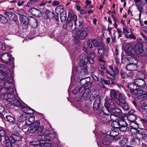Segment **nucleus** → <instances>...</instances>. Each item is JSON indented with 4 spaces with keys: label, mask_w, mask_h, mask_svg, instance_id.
<instances>
[{
    "label": "nucleus",
    "mask_w": 147,
    "mask_h": 147,
    "mask_svg": "<svg viewBox=\"0 0 147 147\" xmlns=\"http://www.w3.org/2000/svg\"><path fill=\"white\" fill-rule=\"evenodd\" d=\"M9 69H7L5 71H0V79L3 81H7L5 85V88L2 90L3 94H2L1 97L7 101L9 100V87L7 86L9 85Z\"/></svg>",
    "instance_id": "1"
},
{
    "label": "nucleus",
    "mask_w": 147,
    "mask_h": 147,
    "mask_svg": "<svg viewBox=\"0 0 147 147\" xmlns=\"http://www.w3.org/2000/svg\"><path fill=\"white\" fill-rule=\"evenodd\" d=\"M71 13H74V12L72 11H70L68 13V15L69 17L70 18L66 22L67 26L71 28L74 24L76 27L80 29L83 28V25L82 22L78 20L77 16L75 15H72Z\"/></svg>",
    "instance_id": "2"
},
{
    "label": "nucleus",
    "mask_w": 147,
    "mask_h": 147,
    "mask_svg": "<svg viewBox=\"0 0 147 147\" xmlns=\"http://www.w3.org/2000/svg\"><path fill=\"white\" fill-rule=\"evenodd\" d=\"M81 29L78 27H75L72 31L73 36L75 37H78L81 40L84 39L88 35V30L85 27L80 31V29Z\"/></svg>",
    "instance_id": "3"
},
{
    "label": "nucleus",
    "mask_w": 147,
    "mask_h": 147,
    "mask_svg": "<svg viewBox=\"0 0 147 147\" xmlns=\"http://www.w3.org/2000/svg\"><path fill=\"white\" fill-rule=\"evenodd\" d=\"M93 58H90L89 57L83 56H82V59H81L80 63V66L81 67V71L83 72L84 74H86L88 73L87 63L88 61L90 63L93 64L94 62Z\"/></svg>",
    "instance_id": "4"
},
{
    "label": "nucleus",
    "mask_w": 147,
    "mask_h": 147,
    "mask_svg": "<svg viewBox=\"0 0 147 147\" xmlns=\"http://www.w3.org/2000/svg\"><path fill=\"white\" fill-rule=\"evenodd\" d=\"M10 104H11L10 106L12 108H13L14 106L18 107L21 108L22 111L27 113L28 111V110L30 108L29 107H26L23 106L20 102L12 95H11V98H10Z\"/></svg>",
    "instance_id": "5"
},
{
    "label": "nucleus",
    "mask_w": 147,
    "mask_h": 147,
    "mask_svg": "<svg viewBox=\"0 0 147 147\" xmlns=\"http://www.w3.org/2000/svg\"><path fill=\"white\" fill-rule=\"evenodd\" d=\"M127 123L125 119L123 118H120L117 120V122H114V125L113 127H117L118 129L120 128V130L123 131L129 130V128L127 127Z\"/></svg>",
    "instance_id": "6"
},
{
    "label": "nucleus",
    "mask_w": 147,
    "mask_h": 147,
    "mask_svg": "<svg viewBox=\"0 0 147 147\" xmlns=\"http://www.w3.org/2000/svg\"><path fill=\"white\" fill-rule=\"evenodd\" d=\"M28 130L30 133H32L34 134L37 136H42L45 134V129L44 130V127L41 126L39 127H33L31 126L29 127Z\"/></svg>",
    "instance_id": "7"
},
{
    "label": "nucleus",
    "mask_w": 147,
    "mask_h": 147,
    "mask_svg": "<svg viewBox=\"0 0 147 147\" xmlns=\"http://www.w3.org/2000/svg\"><path fill=\"white\" fill-rule=\"evenodd\" d=\"M104 106L106 109V110L109 111H110L111 109L116 107L113 100L107 98L105 99Z\"/></svg>",
    "instance_id": "8"
},
{
    "label": "nucleus",
    "mask_w": 147,
    "mask_h": 147,
    "mask_svg": "<svg viewBox=\"0 0 147 147\" xmlns=\"http://www.w3.org/2000/svg\"><path fill=\"white\" fill-rule=\"evenodd\" d=\"M109 70H108V73L114 78H116V76L119 74V71L117 67H114V68L112 65H109Z\"/></svg>",
    "instance_id": "9"
},
{
    "label": "nucleus",
    "mask_w": 147,
    "mask_h": 147,
    "mask_svg": "<svg viewBox=\"0 0 147 147\" xmlns=\"http://www.w3.org/2000/svg\"><path fill=\"white\" fill-rule=\"evenodd\" d=\"M43 135L45 139L48 141L53 140L56 136L55 133H51L49 130L47 129H46L45 134Z\"/></svg>",
    "instance_id": "10"
},
{
    "label": "nucleus",
    "mask_w": 147,
    "mask_h": 147,
    "mask_svg": "<svg viewBox=\"0 0 147 147\" xmlns=\"http://www.w3.org/2000/svg\"><path fill=\"white\" fill-rule=\"evenodd\" d=\"M90 81V78L87 77L81 79L80 81V83L82 84V86H84L86 87V89H88L92 86V84Z\"/></svg>",
    "instance_id": "11"
},
{
    "label": "nucleus",
    "mask_w": 147,
    "mask_h": 147,
    "mask_svg": "<svg viewBox=\"0 0 147 147\" xmlns=\"http://www.w3.org/2000/svg\"><path fill=\"white\" fill-rule=\"evenodd\" d=\"M100 95H97L95 97V99L93 105L94 110L98 111L100 110Z\"/></svg>",
    "instance_id": "12"
},
{
    "label": "nucleus",
    "mask_w": 147,
    "mask_h": 147,
    "mask_svg": "<svg viewBox=\"0 0 147 147\" xmlns=\"http://www.w3.org/2000/svg\"><path fill=\"white\" fill-rule=\"evenodd\" d=\"M128 88L130 90L131 93L133 95L135 94L138 90V86L136 83L135 82V81L132 83H129L128 84Z\"/></svg>",
    "instance_id": "13"
},
{
    "label": "nucleus",
    "mask_w": 147,
    "mask_h": 147,
    "mask_svg": "<svg viewBox=\"0 0 147 147\" xmlns=\"http://www.w3.org/2000/svg\"><path fill=\"white\" fill-rule=\"evenodd\" d=\"M98 56L99 57V60L101 62L105 63V62L103 59V58L106 52V49L103 47H101L98 49Z\"/></svg>",
    "instance_id": "14"
},
{
    "label": "nucleus",
    "mask_w": 147,
    "mask_h": 147,
    "mask_svg": "<svg viewBox=\"0 0 147 147\" xmlns=\"http://www.w3.org/2000/svg\"><path fill=\"white\" fill-rule=\"evenodd\" d=\"M124 51L127 56H132L133 55L132 46L129 43H127L125 47Z\"/></svg>",
    "instance_id": "15"
},
{
    "label": "nucleus",
    "mask_w": 147,
    "mask_h": 147,
    "mask_svg": "<svg viewBox=\"0 0 147 147\" xmlns=\"http://www.w3.org/2000/svg\"><path fill=\"white\" fill-rule=\"evenodd\" d=\"M135 51L137 55L142 56L144 54V51L141 45H137L135 48Z\"/></svg>",
    "instance_id": "16"
},
{
    "label": "nucleus",
    "mask_w": 147,
    "mask_h": 147,
    "mask_svg": "<svg viewBox=\"0 0 147 147\" xmlns=\"http://www.w3.org/2000/svg\"><path fill=\"white\" fill-rule=\"evenodd\" d=\"M126 98L123 94H120L119 95L118 99L115 101V102L119 105H122L126 102Z\"/></svg>",
    "instance_id": "17"
},
{
    "label": "nucleus",
    "mask_w": 147,
    "mask_h": 147,
    "mask_svg": "<svg viewBox=\"0 0 147 147\" xmlns=\"http://www.w3.org/2000/svg\"><path fill=\"white\" fill-rule=\"evenodd\" d=\"M136 92L134 95H136L139 99L144 98L146 96V92L142 90H138Z\"/></svg>",
    "instance_id": "18"
},
{
    "label": "nucleus",
    "mask_w": 147,
    "mask_h": 147,
    "mask_svg": "<svg viewBox=\"0 0 147 147\" xmlns=\"http://www.w3.org/2000/svg\"><path fill=\"white\" fill-rule=\"evenodd\" d=\"M143 0H135L134 2L137 9L140 12H142L143 10Z\"/></svg>",
    "instance_id": "19"
},
{
    "label": "nucleus",
    "mask_w": 147,
    "mask_h": 147,
    "mask_svg": "<svg viewBox=\"0 0 147 147\" xmlns=\"http://www.w3.org/2000/svg\"><path fill=\"white\" fill-rule=\"evenodd\" d=\"M111 113L110 111H104L100 113V115L103 118L104 121H106V119L109 118Z\"/></svg>",
    "instance_id": "20"
},
{
    "label": "nucleus",
    "mask_w": 147,
    "mask_h": 147,
    "mask_svg": "<svg viewBox=\"0 0 147 147\" xmlns=\"http://www.w3.org/2000/svg\"><path fill=\"white\" fill-rule=\"evenodd\" d=\"M135 82L138 86V88H142L144 87L146 83L144 79H136L135 80Z\"/></svg>",
    "instance_id": "21"
},
{
    "label": "nucleus",
    "mask_w": 147,
    "mask_h": 147,
    "mask_svg": "<svg viewBox=\"0 0 147 147\" xmlns=\"http://www.w3.org/2000/svg\"><path fill=\"white\" fill-rule=\"evenodd\" d=\"M35 121V118L34 116H31L28 118L26 121L25 125L24 126L28 127L33 124Z\"/></svg>",
    "instance_id": "22"
},
{
    "label": "nucleus",
    "mask_w": 147,
    "mask_h": 147,
    "mask_svg": "<svg viewBox=\"0 0 147 147\" xmlns=\"http://www.w3.org/2000/svg\"><path fill=\"white\" fill-rule=\"evenodd\" d=\"M127 119L131 122L130 124V126L133 127L134 126L132 125V123H133L134 124H136L135 121L137 119V116L136 115H127Z\"/></svg>",
    "instance_id": "23"
},
{
    "label": "nucleus",
    "mask_w": 147,
    "mask_h": 147,
    "mask_svg": "<svg viewBox=\"0 0 147 147\" xmlns=\"http://www.w3.org/2000/svg\"><path fill=\"white\" fill-rule=\"evenodd\" d=\"M115 128L112 130L110 132V135L113 137V138H115V137L119 134L118 129L117 127Z\"/></svg>",
    "instance_id": "24"
},
{
    "label": "nucleus",
    "mask_w": 147,
    "mask_h": 147,
    "mask_svg": "<svg viewBox=\"0 0 147 147\" xmlns=\"http://www.w3.org/2000/svg\"><path fill=\"white\" fill-rule=\"evenodd\" d=\"M126 68L129 71H134L137 69V65L131 63L127 66Z\"/></svg>",
    "instance_id": "25"
},
{
    "label": "nucleus",
    "mask_w": 147,
    "mask_h": 147,
    "mask_svg": "<svg viewBox=\"0 0 147 147\" xmlns=\"http://www.w3.org/2000/svg\"><path fill=\"white\" fill-rule=\"evenodd\" d=\"M98 69L101 74L105 75L108 73V70L107 69L106 67L102 65H100L98 67Z\"/></svg>",
    "instance_id": "26"
},
{
    "label": "nucleus",
    "mask_w": 147,
    "mask_h": 147,
    "mask_svg": "<svg viewBox=\"0 0 147 147\" xmlns=\"http://www.w3.org/2000/svg\"><path fill=\"white\" fill-rule=\"evenodd\" d=\"M29 21V23L33 28H35L37 26V23L36 20L34 18H31Z\"/></svg>",
    "instance_id": "27"
},
{
    "label": "nucleus",
    "mask_w": 147,
    "mask_h": 147,
    "mask_svg": "<svg viewBox=\"0 0 147 147\" xmlns=\"http://www.w3.org/2000/svg\"><path fill=\"white\" fill-rule=\"evenodd\" d=\"M1 59L5 63H9V56L8 53L4 54L1 55Z\"/></svg>",
    "instance_id": "28"
},
{
    "label": "nucleus",
    "mask_w": 147,
    "mask_h": 147,
    "mask_svg": "<svg viewBox=\"0 0 147 147\" xmlns=\"http://www.w3.org/2000/svg\"><path fill=\"white\" fill-rule=\"evenodd\" d=\"M55 11L57 14L64 13V9L63 7L61 5L57 6L55 9Z\"/></svg>",
    "instance_id": "29"
},
{
    "label": "nucleus",
    "mask_w": 147,
    "mask_h": 147,
    "mask_svg": "<svg viewBox=\"0 0 147 147\" xmlns=\"http://www.w3.org/2000/svg\"><path fill=\"white\" fill-rule=\"evenodd\" d=\"M110 111L112 113L115 114H117V115L121 114L122 113V111L121 109L119 108H117L116 107L111 109Z\"/></svg>",
    "instance_id": "30"
},
{
    "label": "nucleus",
    "mask_w": 147,
    "mask_h": 147,
    "mask_svg": "<svg viewBox=\"0 0 147 147\" xmlns=\"http://www.w3.org/2000/svg\"><path fill=\"white\" fill-rule=\"evenodd\" d=\"M32 143L33 142H32L31 145H34L33 147H51V145L49 144L40 143L38 144H34Z\"/></svg>",
    "instance_id": "31"
},
{
    "label": "nucleus",
    "mask_w": 147,
    "mask_h": 147,
    "mask_svg": "<svg viewBox=\"0 0 147 147\" xmlns=\"http://www.w3.org/2000/svg\"><path fill=\"white\" fill-rule=\"evenodd\" d=\"M140 105L142 109H147V99L142 100L140 102Z\"/></svg>",
    "instance_id": "32"
},
{
    "label": "nucleus",
    "mask_w": 147,
    "mask_h": 147,
    "mask_svg": "<svg viewBox=\"0 0 147 147\" xmlns=\"http://www.w3.org/2000/svg\"><path fill=\"white\" fill-rule=\"evenodd\" d=\"M10 20L12 21L14 20L16 22L17 19V16L14 13L13 11H10Z\"/></svg>",
    "instance_id": "33"
},
{
    "label": "nucleus",
    "mask_w": 147,
    "mask_h": 147,
    "mask_svg": "<svg viewBox=\"0 0 147 147\" xmlns=\"http://www.w3.org/2000/svg\"><path fill=\"white\" fill-rule=\"evenodd\" d=\"M109 136L107 135L105 136L103 139L102 140V142L103 144L105 145H108L110 144L111 142L108 139V138Z\"/></svg>",
    "instance_id": "34"
},
{
    "label": "nucleus",
    "mask_w": 147,
    "mask_h": 147,
    "mask_svg": "<svg viewBox=\"0 0 147 147\" xmlns=\"http://www.w3.org/2000/svg\"><path fill=\"white\" fill-rule=\"evenodd\" d=\"M11 138L14 142L19 141L22 139L18 135L12 134L11 135Z\"/></svg>",
    "instance_id": "35"
},
{
    "label": "nucleus",
    "mask_w": 147,
    "mask_h": 147,
    "mask_svg": "<svg viewBox=\"0 0 147 147\" xmlns=\"http://www.w3.org/2000/svg\"><path fill=\"white\" fill-rule=\"evenodd\" d=\"M92 43L94 46L96 47H99L102 46V44L98 41L95 39L93 40Z\"/></svg>",
    "instance_id": "36"
},
{
    "label": "nucleus",
    "mask_w": 147,
    "mask_h": 147,
    "mask_svg": "<svg viewBox=\"0 0 147 147\" xmlns=\"http://www.w3.org/2000/svg\"><path fill=\"white\" fill-rule=\"evenodd\" d=\"M82 97L85 100H87L89 99V93L88 91L84 92L83 94H82Z\"/></svg>",
    "instance_id": "37"
},
{
    "label": "nucleus",
    "mask_w": 147,
    "mask_h": 147,
    "mask_svg": "<svg viewBox=\"0 0 147 147\" xmlns=\"http://www.w3.org/2000/svg\"><path fill=\"white\" fill-rule=\"evenodd\" d=\"M109 118L113 122V123H112L111 124L112 126L113 125V124L114 125V122H117V120L116 119L117 118V117L115 115H111V114H110V115Z\"/></svg>",
    "instance_id": "38"
},
{
    "label": "nucleus",
    "mask_w": 147,
    "mask_h": 147,
    "mask_svg": "<svg viewBox=\"0 0 147 147\" xmlns=\"http://www.w3.org/2000/svg\"><path fill=\"white\" fill-rule=\"evenodd\" d=\"M29 22V21L28 20L21 23L23 29H26L28 27Z\"/></svg>",
    "instance_id": "39"
},
{
    "label": "nucleus",
    "mask_w": 147,
    "mask_h": 147,
    "mask_svg": "<svg viewBox=\"0 0 147 147\" xmlns=\"http://www.w3.org/2000/svg\"><path fill=\"white\" fill-rule=\"evenodd\" d=\"M10 123H11L12 124H13L14 127H15L17 125L15 119L13 117L11 116H10Z\"/></svg>",
    "instance_id": "40"
},
{
    "label": "nucleus",
    "mask_w": 147,
    "mask_h": 147,
    "mask_svg": "<svg viewBox=\"0 0 147 147\" xmlns=\"http://www.w3.org/2000/svg\"><path fill=\"white\" fill-rule=\"evenodd\" d=\"M66 13H60V19L62 22H65L66 20Z\"/></svg>",
    "instance_id": "41"
},
{
    "label": "nucleus",
    "mask_w": 147,
    "mask_h": 147,
    "mask_svg": "<svg viewBox=\"0 0 147 147\" xmlns=\"http://www.w3.org/2000/svg\"><path fill=\"white\" fill-rule=\"evenodd\" d=\"M26 119L25 114L22 115L19 117V121L20 122H24Z\"/></svg>",
    "instance_id": "42"
},
{
    "label": "nucleus",
    "mask_w": 147,
    "mask_h": 147,
    "mask_svg": "<svg viewBox=\"0 0 147 147\" xmlns=\"http://www.w3.org/2000/svg\"><path fill=\"white\" fill-rule=\"evenodd\" d=\"M110 95L112 98H114L117 96V92L116 90L112 89L110 92Z\"/></svg>",
    "instance_id": "43"
},
{
    "label": "nucleus",
    "mask_w": 147,
    "mask_h": 147,
    "mask_svg": "<svg viewBox=\"0 0 147 147\" xmlns=\"http://www.w3.org/2000/svg\"><path fill=\"white\" fill-rule=\"evenodd\" d=\"M8 21V20L5 17L0 14V22L3 23H6Z\"/></svg>",
    "instance_id": "44"
},
{
    "label": "nucleus",
    "mask_w": 147,
    "mask_h": 147,
    "mask_svg": "<svg viewBox=\"0 0 147 147\" xmlns=\"http://www.w3.org/2000/svg\"><path fill=\"white\" fill-rule=\"evenodd\" d=\"M4 143L7 147L9 146V137L8 136H5V140Z\"/></svg>",
    "instance_id": "45"
},
{
    "label": "nucleus",
    "mask_w": 147,
    "mask_h": 147,
    "mask_svg": "<svg viewBox=\"0 0 147 147\" xmlns=\"http://www.w3.org/2000/svg\"><path fill=\"white\" fill-rule=\"evenodd\" d=\"M131 57L129 59V61L131 62V63L137 65L138 63V60L133 57V55L131 56Z\"/></svg>",
    "instance_id": "46"
},
{
    "label": "nucleus",
    "mask_w": 147,
    "mask_h": 147,
    "mask_svg": "<svg viewBox=\"0 0 147 147\" xmlns=\"http://www.w3.org/2000/svg\"><path fill=\"white\" fill-rule=\"evenodd\" d=\"M120 74L121 77L123 78H126L128 77V75L127 73L123 71H120Z\"/></svg>",
    "instance_id": "47"
},
{
    "label": "nucleus",
    "mask_w": 147,
    "mask_h": 147,
    "mask_svg": "<svg viewBox=\"0 0 147 147\" xmlns=\"http://www.w3.org/2000/svg\"><path fill=\"white\" fill-rule=\"evenodd\" d=\"M38 2L37 0H30L27 3V5L29 7L30 5H33Z\"/></svg>",
    "instance_id": "48"
},
{
    "label": "nucleus",
    "mask_w": 147,
    "mask_h": 147,
    "mask_svg": "<svg viewBox=\"0 0 147 147\" xmlns=\"http://www.w3.org/2000/svg\"><path fill=\"white\" fill-rule=\"evenodd\" d=\"M20 20L21 23L28 20L27 18L25 15L20 16Z\"/></svg>",
    "instance_id": "49"
},
{
    "label": "nucleus",
    "mask_w": 147,
    "mask_h": 147,
    "mask_svg": "<svg viewBox=\"0 0 147 147\" xmlns=\"http://www.w3.org/2000/svg\"><path fill=\"white\" fill-rule=\"evenodd\" d=\"M120 105L125 110H128L129 108V106L128 104L125 102Z\"/></svg>",
    "instance_id": "50"
},
{
    "label": "nucleus",
    "mask_w": 147,
    "mask_h": 147,
    "mask_svg": "<svg viewBox=\"0 0 147 147\" xmlns=\"http://www.w3.org/2000/svg\"><path fill=\"white\" fill-rule=\"evenodd\" d=\"M131 34L128 35L126 37L127 38L133 39L135 40L136 38V36L133 34L132 32H131Z\"/></svg>",
    "instance_id": "51"
},
{
    "label": "nucleus",
    "mask_w": 147,
    "mask_h": 147,
    "mask_svg": "<svg viewBox=\"0 0 147 147\" xmlns=\"http://www.w3.org/2000/svg\"><path fill=\"white\" fill-rule=\"evenodd\" d=\"M123 32L125 37L127 36L129 33V31L127 30V29L126 26H124L123 27Z\"/></svg>",
    "instance_id": "52"
},
{
    "label": "nucleus",
    "mask_w": 147,
    "mask_h": 147,
    "mask_svg": "<svg viewBox=\"0 0 147 147\" xmlns=\"http://www.w3.org/2000/svg\"><path fill=\"white\" fill-rule=\"evenodd\" d=\"M46 3H42L40 4L38 8L40 9L41 10L42 12H43L45 10V9H44V6H45Z\"/></svg>",
    "instance_id": "53"
},
{
    "label": "nucleus",
    "mask_w": 147,
    "mask_h": 147,
    "mask_svg": "<svg viewBox=\"0 0 147 147\" xmlns=\"http://www.w3.org/2000/svg\"><path fill=\"white\" fill-rule=\"evenodd\" d=\"M79 92L80 93H82L84 91L87 90L86 88V87L84 86H82L80 87H78Z\"/></svg>",
    "instance_id": "54"
},
{
    "label": "nucleus",
    "mask_w": 147,
    "mask_h": 147,
    "mask_svg": "<svg viewBox=\"0 0 147 147\" xmlns=\"http://www.w3.org/2000/svg\"><path fill=\"white\" fill-rule=\"evenodd\" d=\"M127 140L126 138H123L120 142V144L122 146H124L126 145Z\"/></svg>",
    "instance_id": "55"
},
{
    "label": "nucleus",
    "mask_w": 147,
    "mask_h": 147,
    "mask_svg": "<svg viewBox=\"0 0 147 147\" xmlns=\"http://www.w3.org/2000/svg\"><path fill=\"white\" fill-rule=\"evenodd\" d=\"M136 111L133 110L132 109L130 111L128 112L127 115H136Z\"/></svg>",
    "instance_id": "56"
},
{
    "label": "nucleus",
    "mask_w": 147,
    "mask_h": 147,
    "mask_svg": "<svg viewBox=\"0 0 147 147\" xmlns=\"http://www.w3.org/2000/svg\"><path fill=\"white\" fill-rule=\"evenodd\" d=\"M33 124H34V126L33 127H38V126L40 124V122L39 120H37L35 122H34Z\"/></svg>",
    "instance_id": "57"
},
{
    "label": "nucleus",
    "mask_w": 147,
    "mask_h": 147,
    "mask_svg": "<svg viewBox=\"0 0 147 147\" xmlns=\"http://www.w3.org/2000/svg\"><path fill=\"white\" fill-rule=\"evenodd\" d=\"M0 49L2 50H5L6 49L5 45L1 41H0Z\"/></svg>",
    "instance_id": "58"
},
{
    "label": "nucleus",
    "mask_w": 147,
    "mask_h": 147,
    "mask_svg": "<svg viewBox=\"0 0 147 147\" xmlns=\"http://www.w3.org/2000/svg\"><path fill=\"white\" fill-rule=\"evenodd\" d=\"M25 13V12L22 9H20L18 10V14L20 15V16L24 15Z\"/></svg>",
    "instance_id": "59"
},
{
    "label": "nucleus",
    "mask_w": 147,
    "mask_h": 147,
    "mask_svg": "<svg viewBox=\"0 0 147 147\" xmlns=\"http://www.w3.org/2000/svg\"><path fill=\"white\" fill-rule=\"evenodd\" d=\"M51 13V12L49 10H47L45 12V13L47 19L49 18Z\"/></svg>",
    "instance_id": "60"
},
{
    "label": "nucleus",
    "mask_w": 147,
    "mask_h": 147,
    "mask_svg": "<svg viewBox=\"0 0 147 147\" xmlns=\"http://www.w3.org/2000/svg\"><path fill=\"white\" fill-rule=\"evenodd\" d=\"M83 110L85 112H88L90 111V107H88L86 105H84V107L83 109Z\"/></svg>",
    "instance_id": "61"
},
{
    "label": "nucleus",
    "mask_w": 147,
    "mask_h": 147,
    "mask_svg": "<svg viewBox=\"0 0 147 147\" xmlns=\"http://www.w3.org/2000/svg\"><path fill=\"white\" fill-rule=\"evenodd\" d=\"M79 92V91L78 87H76L72 91V93L74 94H76L77 93Z\"/></svg>",
    "instance_id": "62"
},
{
    "label": "nucleus",
    "mask_w": 147,
    "mask_h": 147,
    "mask_svg": "<svg viewBox=\"0 0 147 147\" xmlns=\"http://www.w3.org/2000/svg\"><path fill=\"white\" fill-rule=\"evenodd\" d=\"M102 79V82H104V83L105 84L107 85H109L111 83V82L110 80H105L104 78Z\"/></svg>",
    "instance_id": "63"
},
{
    "label": "nucleus",
    "mask_w": 147,
    "mask_h": 147,
    "mask_svg": "<svg viewBox=\"0 0 147 147\" xmlns=\"http://www.w3.org/2000/svg\"><path fill=\"white\" fill-rule=\"evenodd\" d=\"M11 147H18L19 146V145L17 144L16 142H13L11 143Z\"/></svg>",
    "instance_id": "64"
}]
</instances>
